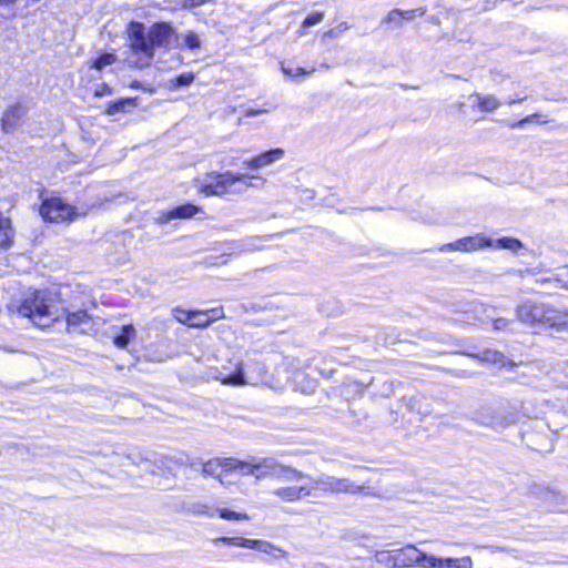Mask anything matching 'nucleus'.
I'll return each mask as SVG.
<instances>
[{
    "label": "nucleus",
    "instance_id": "obj_1",
    "mask_svg": "<svg viewBox=\"0 0 568 568\" xmlns=\"http://www.w3.org/2000/svg\"><path fill=\"white\" fill-rule=\"evenodd\" d=\"M128 40L132 54L129 63L142 69L150 65L154 48L166 45L173 36V29L168 23H156L145 32V28L140 22L132 21L128 29Z\"/></svg>",
    "mask_w": 568,
    "mask_h": 568
},
{
    "label": "nucleus",
    "instance_id": "obj_2",
    "mask_svg": "<svg viewBox=\"0 0 568 568\" xmlns=\"http://www.w3.org/2000/svg\"><path fill=\"white\" fill-rule=\"evenodd\" d=\"M247 179L262 182L265 181L260 175H247L244 173H234L232 171H211L202 178H196L194 180V186L205 196H224L227 194H239L243 192L244 189L240 184L245 185V187L256 186L253 182H246Z\"/></svg>",
    "mask_w": 568,
    "mask_h": 568
},
{
    "label": "nucleus",
    "instance_id": "obj_3",
    "mask_svg": "<svg viewBox=\"0 0 568 568\" xmlns=\"http://www.w3.org/2000/svg\"><path fill=\"white\" fill-rule=\"evenodd\" d=\"M17 313L28 317L39 327H48L62 317L61 310L51 294L47 291L34 290L26 293Z\"/></svg>",
    "mask_w": 568,
    "mask_h": 568
},
{
    "label": "nucleus",
    "instance_id": "obj_4",
    "mask_svg": "<svg viewBox=\"0 0 568 568\" xmlns=\"http://www.w3.org/2000/svg\"><path fill=\"white\" fill-rule=\"evenodd\" d=\"M516 315L520 322L530 326L568 328V313L542 303L525 302L517 306Z\"/></svg>",
    "mask_w": 568,
    "mask_h": 568
},
{
    "label": "nucleus",
    "instance_id": "obj_5",
    "mask_svg": "<svg viewBox=\"0 0 568 568\" xmlns=\"http://www.w3.org/2000/svg\"><path fill=\"white\" fill-rule=\"evenodd\" d=\"M40 214L47 221L62 223L85 216L88 209L73 206L61 197H50L42 202Z\"/></svg>",
    "mask_w": 568,
    "mask_h": 568
},
{
    "label": "nucleus",
    "instance_id": "obj_6",
    "mask_svg": "<svg viewBox=\"0 0 568 568\" xmlns=\"http://www.w3.org/2000/svg\"><path fill=\"white\" fill-rule=\"evenodd\" d=\"M253 468L255 470L256 479L276 477L286 480H296L306 477L302 471L281 465L272 457H254Z\"/></svg>",
    "mask_w": 568,
    "mask_h": 568
},
{
    "label": "nucleus",
    "instance_id": "obj_7",
    "mask_svg": "<svg viewBox=\"0 0 568 568\" xmlns=\"http://www.w3.org/2000/svg\"><path fill=\"white\" fill-rule=\"evenodd\" d=\"M308 488L313 490H321L329 494H357L362 490V486L352 481L348 478H338L329 475H321L312 479Z\"/></svg>",
    "mask_w": 568,
    "mask_h": 568
},
{
    "label": "nucleus",
    "instance_id": "obj_8",
    "mask_svg": "<svg viewBox=\"0 0 568 568\" xmlns=\"http://www.w3.org/2000/svg\"><path fill=\"white\" fill-rule=\"evenodd\" d=\"M494 245V241L486 235L478 233L474 236H466L463 239H458L452 243H446L439 247V251H456L464 253L476 252L486 247H491Z\"/></svg>",
    "mask_w": 568,
    "mask_h": 568
},
{
    "label": "nucleus",
    "instance_id": "obj_9",
    "mask_svg": "<svg viewBox=\"0 0 568 568\" xmlns=\"http://www.w3.org/2000/svg\"><path fill=\"white\" fill-rule=\"evenodd\" d=\"M397 568H428L430 555L409 544L396 550Z\"/></svg>",
    "mask_w": 568,
    "mask_h": 568
},
{
    "label": "nucleus",
    "instance_id": "obj_10",
    "mask_svg": "<svg viewBox=\"0 0 568 568\" xmlns=\"http://www.w3.org/2000/svg\"><path fill=\"white\" fill-rule=\"evenodd\" d=\"M468 101L474 110L483 114L495 112L501 106L499 98L490 93L473 92L468 97Z\"/></svg>",
    "mask_w": 568,
    "mask_h": 568
},
{
    "label": "nucleus",
    "instance_id": "obj_11",
    "mask_svg": "<svg viewBox=\"0 0 568 568\" xmlns=\"http://www.w3.org/2000/svg\"><path fill=\"white\" fill-rule=\"evenodd\" d=\"M285 151L281 148H276L266 152H263L254 158L247 159L243 164L252 171L261 170L265 166L272 165L273 163L284 158Z\"/></svg>",
    "mask_w": 568,
    "mask_h": 568
},
{
    "label": "nucleus",
    "instance_id": "obj_12",
    "mask_svg": "<svg viewBox=\"0 0 568 568\" xmlns=\"http://www.w3.org/2000/svg\"><path fill=\"white\" fill-rule=\"evenodd\" d=\"M199 212H201V207L191 203H185L172 210L160 212L159 216L156 217V222L160 224H165L176 219H191Z\"/></svg>",
    "mask_w": 568,
    "mask_h": 568
},
{
    "label": "nucleus",
    "instance_id": "obj_13",
    "mask_svg": "<svg viewBox=\"0 0 568 568\" xmlns=\"http://www.w3.org/2000/svg\"><path fill=\"white\" fill-rule=\"evenodd\" d=\"M230 458H214L202 464L201 473L204 476H212L219 479L222 485H226L225 473H231L226 466Z\"/></svg>",
    "mask_w": 568,
    "mask_h": 568
},
{
    "label": "nucleus",
    "instance_id": "obj_14",
    "mask_svg": "<svg viewBox=\"0 0 568 568\" xmlns=\"http://www.w3.org/2000/svg\"><path fill=\"white\" fill-rule=\"evenodd\" d=\"M224 317L223 308H212L209 311H193L192 322L190 327L204 328L214 321Z\"/></svg>",
    "mask_w": 568,
    "mask_h": 568
},
{
    "label": "nucleus",
    "instance_id": "obj_15",
    "mask_svg": "<svg viewBox=\"0 0 568 568\" xmlns=\"http://www.w3.org/2000/svg\"><path fill=\"white\" fill-rule=\"evenodd\" d=\"M271 494L281 498L284 501H295L303 497L312 495V488L308 486H287L280 487L271 490Z\"/></svg>",
    "mask_w": 568,
    "mask_h": 568
},
{
    "label": "nucleus",
    "instance_id": "obj_16",
    "mask_svg": "<svg viewBox=\"0 0 568 568\" xmlns=\"http://www.w3.org/2000/svg\"><path fill=\"white\" fill-rule=\"evenodd\" d=\"M136 337V329L132 324L112 327V342L118 348H125Z\"/></svg>",
    "mask_w": 568,
    "mask_h": 568
},
{
    "label": "nucleus",
    "instance_id": "obj_17",
    "mask_svg": "<svg viewBox=\"0 0 568 568\" xmlns=\"http://www.w3.org/2000/svg\"><path fill=\"white\" fill-rule=\"evenodd\" d=\"M474 564L469 556L460 558H437L430 555L428 568H473Z\"/></svg>",
    "mask_w": 568,
    "mask_h": 568
},
{
    "label": "nucleus",
    "instance_id": "obj_18",
    "mask_svg": "<svg viewBox=\"0 0 568 568\" xmlns=\"http://www.w3.org/2000/svg\"><path fill=\"white\" fill-rule=\"evenodd\" d=\"M26 110L21 104L10 106L2 115L1 125L4 132L13 131L24 115Z\"/></svg>",
    "mask_w": 568,
    "mask_h": 568
},
{
    "label": "nucleus",
    "instance_id": "obj_19",
    "mask_svg": "<svg viewBox=\"0 0 568 568\" xmlns=\"http://www.w3.org/2000/svg\"><path fill=\"white\" fill-rule=\"evenodd\" d=\"M215 378L217 381H221L225 385H233V386H242L246 385L250 382L246 379L243 371V364L239 362L236 364V371L234 374H223L219 373Z\"/></svg>",
    "mask_w": 568,
    "mask_h": 568
},
{
    "label": "nucleus",
    "instance_id": "obj_20",
    "mask_svg": "<svg viewBox=\"0 0 568 568\" xmlns=\"http://www.w3.org/2000/svg\"><path fill=\"white\" fill-rule=\"evenodd\" d=\"M254 457H251L246 460H239L235 458H230V462L226 463L227 468L231 473L240 471L243 476L252 475L255 477V470L253 468Z\"/></svg>",
    "mask_w": 568,
    "mask_h": 568
},
{
    "label": "nucleus",
    "instance_id": "obj_21",
    "mask_svg": "<svg viewBox=\"0 0 568 568\" xmlns=\"http://www.w3.org/2000/svg\"><path fill=\"white\" fill-rule=\"evenodd\" d=\"M12 237L13 231L10 219L3 217L0 214V247L9 246L12 242Z\"/></svg>",
    "mask_w": 568,
    "mask_h": 568
},
{
    "label": "nucleus",
    "instance_id": "obj_22",
    "mask_svg": "<svg viewBox=\"0 0 568 568\" xmlns=\"http://www.w3.org/2000/svg\"><path fill=\"white\" fill-rule=\"evenodd\" d=\"M374 558L381 565H384L388 568H397L396 550H378L375 552Z\"/></svg>",
    "mask_w": 568,
    "mask_h": 568
},
{
    "label": "nucleus",
    "instance_id": "obj_23",
    "mask_svg": "<svg viewBox=\"0 0 568 568\" xmlns=\"http://www.w3.org/2000/svg\"><path fill=\"white\" fill-rule=\"evenodd\" d=\"M62 316L65 315L67 317V324L69 327L71 326H78L82 323H87L89 321V315L85 311L79 310L77 312H62Z\"/></svg>",
    "mask_w": 568,
    "mask_h": 568
},
{
    "label": "nucleus",
    "instance_id": "obj_24",
    "mask_svg": "<svg viewBox=\"0 0 568 568\" xmlns=\"http://www.w3.org/2000/svg\"><path fill=\"white\" fill-rule=\"evenodd\" d=\"M179 41L182 45L191 50L199 49L201 47V39L199 34H196L193 31H186L184 33H181L179 36Z\"/></svg>",
    "mask_w": 568,
    "mask_h": 568
},
{
    "label": "nucleus",
    "instance_id": "obj_25",
    "mask_svg": "<svg viewBox=\"0 0 568 568\" xmlns=\"http://www.w3.org/2000/svg\"><path fill=\"white\" fill-rule=\"evenodd\" d=\"M216 513L222 519L225 520H247L250 519L248 515L246 513H239L234 510H230L227 508H219L216 509Z\"/></svg>",
    "mask_w": 568,
    "mask_h": 568
},
{
    "label": "nucleus",
    "instance_id": "obj_26",
    "mask_svg": "<svg viewBox=\"0 0 568 568\" xmlns=\"http://www.w3.org/2000/svg\"><path fill=\"white\" fill-rule=\"evenodd\" d=\"M116 61V57L114 53H103L94 61H92L91 67L97 70H102L108 65L113 64Z\"/></svg>",
    "mask_w": 568,
    "mask_h": 568
},
{
    "label": "nucleus",
    "instance_id": "obj_27",
    "mask_svg": "<svg viewBox=\"0 0 568 568\" xmlns=\"http://www.w3.org/2000/svg\"><path fill=\"white\" fill-rule=\"evenodd\" d=\"M491 247L517 251L519 247H521V243L517 239H514V237H503V239L494 242V245Z\"/></svg>",
    "mask_w": 568,
    "mask_h": 568
},
{
    "label": "nucleus",
    "instance_id": "obj_28",
    "mask_svg": "<svg viewBox=\"0 0 568 568\" xmlns=\"http://www.w3.org/2000/svg\"><path fill=\"white\" fill-rule=\"evenodd\" d=\"M281 69L285 75L291 77V78L308 75V74H312L313 72H315L314 68H312L311 70H306L304 68H291V67H286L284 63H281Z\"/></svg>",
    "mask_w": 568,
    "mask_h": 568
},
{
    "label": "nucleus",
    "instance_id": "obj_29",
    "mask_svg": "<svg viewBox=\"0 0 568 568\" xmlns=\"http://www.w3.org/2000/svg\"><path fill=\"white\" fill-rule=\"evenodd\" d=\"M483 362L491 363V364H501L504 363V355L496 351H485L481 355H476Z\"/></svg>",
    "mask_w": 568,
    "mask_h": 568
},
{
    "label": "nucleus",
    "instance_id": "obj_30",
    "mask_svg": "<svg viewBox=\"0 0 568 568\" xmlns=\"http://www.w3.org/2000/svg\"><path fill=\"white\" fill-rule=\"evenodd\" d=\"M173 317L182 324L191 326L193 311L175 307L172 310Z\"/></svg>",
    "mask_w": 568,
    "mask_h": 568
},
{
    "label": "nucleus",
    "instance_id": "obj_31",
    "mask_svg": "<svg viewBox=\"0 0 568 568\" xmlns=\"http://www.w3.org/2000/svg\"><path fill=\"white\" fill-rule=\"evenodd\" d=\"M548 122H549L548 119L541 118L539 114L535 113V114L527 115L526 118H524V119L519 120L518 122L511 124V126L513 128H521V126H524L527 123L546 124Z\"/></svg>",
    "mask_w": 568,
    "mask_h": 568
},
{
    "label": "nucleus",
    "instance_id": "obj_32",
    "mask_svg": "<svg viewBox=\"0 0 568 568\" xmlns=\"http://www.w3.org/2000/svg\"><path fill=\"white\" fill-rule=\"evenodd\" d=\"M384 23L392 24L396 28H400L403 26L400 18V9H393L387 13V16L383 20Z\"/></svg>",
    "mask_w": 568,
    "mask_h": 568
},
{
    "label": "nucleus",
    "instance_id": "obj_33",
    "mask_svg": "<svg viewBox=\"0 0 568 568\" xmlns=\"http://www.w3.org/2000/svg\"><path fill=\"white\" fill-rule=\"evenodd\" d=\"M194 81V74L192 72H186L178 75L175 79L171 80V83L174 88L179 87H187Z\"/></svg>",
    "mask_w": 568,
    "mask_h": 568
},
{
    "label": "nucleus",
    "instance_id": "obj_34",
    "mask_svg": "<svg viewBox=\"0 0 568 568\" xmlns=\"http://www.w3.org/2000/svg\"><path fill=\"white\" fill-rule=\"evenodd\" d=\"M255 550H258L261 552L268 554V555H273V552L275 550L282 552V550L280 548H277L276 546H274L273 544H271L266 540H260V539H256Z\"/></svg>",
    "mask_w": 568,
    "mask_h": 568
},
{
    "label": "nucleus",
    "instance_id": "obj_35",
    "mask_svg": "<svg viewBox=\"0 0 568 568\" xmlns=\"http://www.w3.org/2000/svg\"><path fill=\"white\" fill-rule=\"evenodd\" d=\"M425 12H426V10L423 8H417V9H412V10H400L402 22L404 23L405 21H410L416 16L422 17L425 14Z\"/></svg>",
    "mask_w": 568,
    "mask_h": 568
},
{
    "label": "nucleus",
    "instance_id": "obj_36",
    "mask_svg": "<svg viewBox=\"0 0 568 568\" xmlns=\"http://www.w3.org/2000/svg\"><path fill=\"white\" fill-rule=\"evenodd\" d=\"M256 239L252 237V239L236 242V243H234L233 250L240 251V252L253 251V250L257 248V246L252 243Z\"/></svg>",
    "mask_w": 568,
    "mask_h": 568
},
{
    "label": "nucleus",
    "instance_id": "obj_37",
    "mask_svg": "<svg viewBox=\"0 0 568 568\" xmlns=\"http://www.w3.org/2000/svg\"><path fill=\"white\" fill-rule=\"evenodd\" d=\"M191 510H192V513H194L196 515H204V516H207V517H213L214 516V513L211 509V507H209L207 505H203V504H195V505H193Z\"/></svg>",
    "mask_w": 568,
    "mask_h": 568
},
{
    "label": "nucleus",
    "instance_id": "obj_38",
    "mask_svg": "<svg viewBox=\"0 0 568 568\" xmlns=\"http://www.w3.org/2000/svg\"><path fill=\"white\" fill-rule=\"evenodd\" d=\"M324 18V14L322 12H314L310 16H307L303 22L304 27H312L317 23H320Z\"/></svg>",
    "mask_w": 568,
    "mask_h": 568
},
{
    "label": "nucleus",
    "instance_id": "obj_39",
    "mask_svg": "<svg viewBox=\"0 0 568 568\" xmlns=\"http://www.w3.org/2000/svg\"><path fill=\"white\" fill-rule=\"evenodd\" d=\"M130 103V100H121L115 103H112L108 106L106 113L110 115H114L115 113L123 111L125 104Z\"/></svg>",
    "mask_w": 568,
    "mask_h": 568
},
{
    "label": "nucleus",
    "instance_id": "obj_40",
    "mask_svg": "<svg viewBox=\"0 0 568 568\" xmlns=\"http://www.w3.org/2000/svg\"><path fill=\"white\" fill-rule=\"evenodd\" d=\"M480 423L490 426L491 428H504L507 425V423H505L504 419L499 417H491L490 419H480Z\"/></svg>",
    "mask_w": 568,
    "mask_h": 568
},
{
    "label": "nucleus",
    "instance_id": "obj_41",
    "mask_svg": "<svg viewBox=\"0 0 568 568\" xmlns=\"http://www.w3.org/2000/svg\"><path fill=\"white\" fill-rule=\"evenodd\" d=\"M510 324H511V320H507V318H503V317H499V318H496L493 321V327L496 331H506L509 328Z\"/></svg>",
    "mask_w": 568,
    "mask_h": 568
},
{
    "label": "nucleus",
    "instance_id": "obj_42",
    "mask_svg": "<svg viewBox=\"0 0 568 568\" xmlns=\"http://www.w3.org/2000/svg\"><path fill=\"white\" fill-rule=\"evenodd\" d=\"M268 110L266 108H247L244 111L245 116H256L260 114L266 113Z\"/></svg>",
    "mask_w": 568,
    "mask_h": 568
},
{
    "label": "nucleus",
    "instance_id": "obj_43",
    "mask_svg": "<svg viewBox=\"0 0 568 568\" xmlns=\"http://www.w3.org/2000/svg\"><path fill=\"white\" fill-rule=\"evenodd\" d=\"M255 542H256V539L240 537L237 547L255 549Z\"/></svg>",
    "mask_w": 568,
    "mask_h": 568
},
{
    "label": "nucleus",
    "instance_id": "obj_44",
    "mask_svg": "<svg viewBox=\"0 0 568 568\" xmlns=\"http://www.w3.org/2000/svg\"><path fill=\"white\" fill-rule=\"evenodd\" d=\"M219 540L224 542V544H226V545H232V546H236L237 547V542L240 540V537H221Z\"/></svg>",
    "mask_w": 568,
    "mask_h": 568
},
{
    "label": "nucleus",
    "instance_id": "obj_45",
    "mask_svg": "<svg viewBox=\"0 0 568 568\" xmlns=\"http://www.w3.org/2000/svg\"><path fill=\"white\" fill-rule=\"evenodd\" d=\"M206 0H185L184 7L186 8H194L203 4Z\"/></svg>",
    "mask_w": 568,
    "mask_h": 568
},
{
    "label": "nucleus",
    "instance_id": "obj_46",
    "mask_svg": "<svg viewBox=\"0 0 568 568\" xmlns=\"http://www.w3.org/2000/svg\"><path fill=\"white\" fill-rule=\"evenodd\" d=\"M524 100H526L525 97H515L514 99H510L507 103L508 104H514V103H517V102H521Z\"/></svg>",
    "mask_w": 568,
    "mask_h": 568
},
{
    "label": "nucleus",
    "instance_id": "obj_47",
    "mask_svg": "<svg viewBox=\"0 0 568 568\" xmlns=\"http://www.w3.org/2000/svg\"><path fill=\"white\" fill-rule=\"evenodd\" d=\"M465 106L466 105L463 102L456 104V108L460 113H465Z\"/></svg>",
    "mask_w": 568,
    "mask_h": 568
},
{
    "label": "nucleus",
    "instance_id": "obj_48",
    "mask_svg": "<svg viewBox=\"0 0 568 568\" xmlns=\"http://www.w3.org/2000/svg\"><path fill=\"white\" fill-rule=\"evenodd\" d=\"M17 0H0V4L2 6H8V4H11L13 2H16Z\"/></svg>",
    "mask_w": 568,
    "mask_h": 568
},
{
    "label": "nucleus",
    "instance_id": "obj_49",
    "mask_svg": "<svg viewBox=\"0 0 568 568\" xmlns=\"http://www.w3.org/2000/svg\"><path fill=\"white\" fill-rule=\"evenodd\" d=\"M229 474H230V473H225V480L227 481V484H226L225 486H227V485H231V484H232V481L229 479Z\"/></svg>",
    "mask_w": 568,
    "mask_h": 568
},
{
    "label": "nucleus",
    "instance_id": "obj_50",
    "mask_svg": "<svg viewBox=\"0 0 568 568\" xmlns=\"http://www.w3.org/2000/svg\"><path fill=\"white\" fill-rule=\"evenodd\" d=\"M335 34L334 30H331L326 33L327 37H333Z\"/></svg>",
    "mask_w": 568,
    "mask_h": 568
},
{
    "label": "nucleus",
    "instance_id": "obj_51",
    "mask_svg": "<svg viewBox=\"0 0 568 568\" xmlns=\"http://www.w3.org/2000/svg\"><path fill=\"white\" fill-rule=\"evenodd\" d=\"M322 67H323V68H326V69H328V68H329V65H328V64H326V63H323V64H322Z\"/></svg>",
    "mask_w": 568,
    "mask_h": 568
},
{
    "label": "nucleus",
    "instance_id": "obj_52",
    "mask_svg": "<svg viewBox=\"0 0 568 568\" xmlns=\"http://www.w3.org/2000/svg\"><path fill=\"white\" fill-rule=\"evenodd\" d=\"M313 384H314V383H313V382H311V385L308 386V388H310V389H312V388H313V386H314Z\"/></svg>",
    "mask_w": 568,
    "mask_h": 568
}]
</instances>
